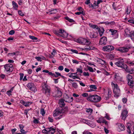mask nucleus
I'll use <instances>...</instances> for the list:
<instances>
[{
  "label": "nucleus",
  "mask_w": 134,
  "mask_h": 134,
  "mask_svg": "<svg viewBox=\"0 0 134 134\" xmlns=\"http://www.w3.org/2000/svg\"><path fill=\"white\" fill-rule=\"evenodd\" d=\"M64 101V99H62L59 100V103L60 107L54 111L53 116L55 117V119L56 120L59 119L63 117L64 116V113L68 110L67 107H65L64 108H62V107H64L65 105Z\"/></svg>",
  "instance_id": "1"
},
{
  "label": "nucleus",
  "mask_w": 134,
  "mask_h": 134,
  "mask_svg": "<svg viewBox=\"0 0 134 134\" xmlns=\"http://www.w3.org/2000/svg\"><path fill=\"white\" fill-rule=\"evenodd\" d=\"M101 99V97L97 95H90L87 98V100L94 103L98 102H99Z\"/></svg>",
  "instance_id": "2"
},
{
  "label": "nucleus",
  "mask_w": 134,
  "mask_h": 134,
  "mask_svg": "<svg viewBox=\"0 0 134 134\" xmlns=\"http://www.w3.org/2000/svg\"><path fill=\"white\" fill-rule=\"evenodd\" d=\"M111 85L114 87L113 92L114 95V96L117 98L120 95V90L117 84H115L113 82L111 83Z\"/></svg>",
  "instance_id": "3"
},
{
  "label": "nucleus",
  "mask_w": 134,
  "mask_h": 134,
  "mask_svg": "<svg viewBox=\"0 0 134 134\" xmlns=\"http://www.w3.org/2000/svg\"><path fill=\"white\" fill-rule=\"evenodd\" d=\"M42 90L43 93L47 95L48 97L51 95L50 87L46 83H44L42 87Z\"/></svg>",
  "instance_id": "4"
},
{
  "label": "nucleus",
  "mask_w": 134,
  "mask_h": 134,
  "mask_svg": "<svg viewBox=\"0 0 134 134\" xmlns=\"http://www.w3.org/2000/svg\"><path fill=\"white\" fill-rule=\"evenodd\" d=\"M115 65H116L119 67H120L122 69H126L127 67V65L124 63V60L123 59H121L118 62L114 63Z\"/></svg>",
  "instance_id": "5"
},
{
  "label": "nucleus",
  "mask_w": 134,
  "mask_h": 134,
  "mask_svg": "<svg viewBox=\"0 0 134 134\" xmlns=\"http://www.w3.org/2000/svg\"><path fill=\"white\" fill-rule=\"evenodd\" d=\"M128 80V84L130 88H132L134 86V81L132 76L130 74H128L127 76Z\"/></svg>",
  "instance_id": "6"
},
{
  "label": "nucleus",
  "mask_w": 134,
  "mask_h": 134,
  "mask_svg": "<svg viewBox=\"0 0 134 134\" xmlns=\"http://www.w3.org/2000/svg\"><path fill=\"white\" fill-rule=\"evenodd\" d=\"M77 42L82 44H89L90 42L87 39L80 37L77 40Z\"/></svg>",
  "instance_id": "7"
},
{
  "label": "nucleus",
  "mask_w": 134,
  "mask_h": 134,
  "mask_svg": "<svg viewBox=\"0 0 134 134\" xmlns=\"http://www.w3.org/2000/svg\"><path fill=\"white\" fill-rule=\"evenodd\" d=\"M55 33L57 35H60L62 37L64 38H66L68 35V33L64 30H63L61 29H60L59 31H56Z\"/></svg>",
  "instance_id": "8"
},
{
  "label": "nucleus",
  "mask_w": 134,
  "mask_h": 134,
  "mask_svg": "<svg viewBox=\"0 0 134 134\" xmlns=\"http://www.w3.org/2000/svg\"><path fill=\"white\" fill-rule=\"evenodd\" d=\"M63 99L65 102L69 103L72 102L73 100V98L72 97H70L66 94H65L64 95Z\"/></svg>",
  "instance_id": "9"
},
{
  "label": "nucleus",
  "mask_w": 134,
  "mask_h": 134,
  "mask_svg": "<svg viewBox=\"0 0 134 134\" xmlns=\"http://www.w3.org/2000/svg\"><path fill=\"white\" fill-rule=\"evenodd\" d=\"M62 95V93L60 89L58 88L55 91L52 93V95L54 97H60Z\"/></svg>",
  "instance_id": "10"
},
{
  "label": "nucleus",
  "mask_w": 134,
  "mask_h": 134,
  "mask_svg": "<svg viewBox=\"0 0 134 134\" xmlns=\"http://www.w3.org/2000/svg\"><path fill=\"white\" fill-rule=\"evenodd\" d=\"M114 48V47L112 46L109 45L103 47L102 50L104 51L109 52L113 50Z\"/></svg>",
  "instance_id": "11"
},
{
  "label": "nucleus",
  "mask_w": 134,
  "mask_h": 134,
  "mask_svg": "<svg viewBox=\"0 0 134 134\" xmlns=\"http://www.w3.org/2000/svg\"><path fill=\"white\" fill-rule=\"evenodd\" d=\"M109 31L111 33V35H113V37L114 38H116L118 37V33L117 30L111 29H109Z\"/></svg>",
  "instance_id": "12"
},
{
  "label": "nucleus",
  "mask_w": 134,
  "mask_h": 134,
  "mask_svg": "<svg viewBox=\"0 0 134 134\" xmlns=\"http://www.w3.org/2000/svg\"><path fill=\"white\" fill-rule=\"evenodd\" d=\"M129 48L126 47H121L119 48H116L115 50L122 53H126L129 51Z\"/></svg>",
  "instance_id": "13"
},
{
  "label": "nucleus",
  "mask_w": 134,
  "mask_h": 134,
  "mask_svg": "<svg viewBox=\"0 0 134 134\" xmlns=\"http://www.w3.org/2000/svg\"><path fill=\"white\" fill-rule=\"evenodd\" d=\"M107 42L106 37L105 36H103L100 38L99 43L100 45L103 44L105 45L106 44Z\"/></svg>",
  "instance_id": "14"
},
{
  "label": "nucleus",
  "mask_w": 134,
  "mask_h": 134,
  "mask_svg": "<svg viewBox=\"0 0 134 134\" xmlns=\"http://www.w3.org/2000/svg\"><path fill=\"white\" fill-rule=\"evenodd\" d=\"M27 87L31 90L35 91H36L35 86L34 85L33 83H29L27 85Z\"/></svg>",
  "instance_id": "15"
},
{
  "label": "nucleus",
  "mask_w": 134,
  "mask_h": 134,
  "mask_svg": "<svg viewBox=\"0 0 134 134\" xmlns=\"http://www.w3.org/2000/svg\"><path fill=\"white\" fill-rule=\"evenodd\" d=\"M114 80L117 82H120L122 81V78L118 73L116 74L115 75Z\"/></svg>",
  "instance_id": "16"
},
{
  "label": "nucleus",
  "mask_w": 134,
  "mask_h": 134,
  "mask_svg": "<svg viewBox=\"0 0 134 134\" xmlns=\"http://www.w3.org/2000/svg\"><path fill=\"white\" fill-rule=\"evenodd\" d=\"M128 111L126 110H124L121 113V118L123 120H125L127 116Z\"/></svg>",
  "instance_id": "17"
},
{
  "label": "nucleus",
  "mask_w": 134,
  "mask_h": 134,
  "mask_svg": "<svg viewBox=\"0 0 134 134\" xmlns=\"http://www.w3.org/2000/svg\"><path fill=\"white\" fill-rule=\"evenodd\" d=\"M48 130L49 131L47 132L48 134H53L55 131V129L51 127L49 128Z\"/></svg>",
  "instance_id": "18"
},
{
  "label": "nucleus",
  "mask_w": 134,
  "mask_h": 134,
  "mask_svg": "<svg viewBox=\"0 0 134 134\" xmlns=\"http://www.w3.org/2000/svg\"><path fill=\"white\" fill-rule=\"evenodd\" d=\"M111 92L110 90H108V94L107 96L105 95V96L104 97V99L106 100H108L110 97H111Z\"/></svg>",
  "instance_id": "19"
},
{
  "label": "nucleus",
  "mask_w": 134,
  "mask_h": 134,
  "mask_svg": "<svg viewBox=\"0 0 134 134\" xmlns=\"http://www.w3.org/2000/svg\"><path fill=\"white\" fill-rule=\"evenodd\" d=\"M119 130H118L119 131H124L125 130V127L124 124H120V125H119Z\"/></svg>",
  "instance_id": "20"
},
{
  "label": "nucleus",
  "mask_w": 134,
  "mask_h": 134,
  "mask_svg": "<svg viewBox=\"0 0 134 134\" xmlns=\"http://www.w3.org/2000/svg\"><path fill=\"white\" fill-rule=\"evenodd\" d=\"M129 35L131 39L134 42V31L130 32Z\"/></svg>",
  "instance_id": "21"
},
{
  "label": "nucleus",
  "mask_w": 134,
  "mask_h": 134,
  "mask_svg": "<svg viewBox=\"0 0 134 134\" xmlns=\"http://www.w3.org/2000/svg\"><path fill=\"white\" fill-rule=\"evenodd\" d=\"M4 68L5 70L7 72H12L13 70H11L10 69H11L8 66V65L6 64L4 66Z\"/></svg>",
  "instance_id": "22"
},
{
  "label": "nucleus",
  "mask_w": 134,
  "mask_h": 134,
  "mask_svg": "<svg viewBox=\"0 0 134 134\" xmlns=\"http://www.w3.org/2000/svg\"><path fill=\"white\" fill-rule=\"evenodd\" d=\"M88 25L90 27L93 29H99V27L97 25H93L91 23H89Z\"/></svg>",
  "instance_id": "23"
},
{
  "label": "nucleus",
  "mask_w": 134,
  "mask_h": 134,
  "mask_svg": "<svg viewBox=\"0 0 134 134\" xmlns=\"http://www.w3.org/2000/svg\"><path fill=\"white\" fill-rule=\"evenodd\" d=\"M98 29V31L99 33V35L100 36H101L104 32V29L102 28H99Z\"/></svg>",
  "instance_id": "24"
},
{
  "label": "nucleus",
  "mask_w": 134,
  "mask_h": 134,
  "mask_svg": "<svg viewBox=\"0 0 134 134\" xmlns=\"http://www.w3.org/2000/svg\"><path fill=\"white\" fill-rule=\"evenodd\" d=\"M12 5L13 8L15 10H17L18 8V5L14 1L12 2Z\"/></svg>",
  "instance_id": "25"
},
{
  "label": "nucleus",
  "mask_w": 134,
  "mask_h": 134,
  "mask_svg": "<svg viewBox=\"0 0 134 134\" xmlns=\"http://www.w3.org/2000/svg\"><path fill=\"white\" fill-rule=\"evenodd\" d=\"M97 61L99 63L102 65H104L105 64V62L104 60L100 58H98V59Z\"/></svg>",
  "instance_id": "26"
},
{
  "label": "nucleus",
  "mask_w": 134,
  "mask_h": 134,
  "mask_svg": "<svg viewBox=\"0 0 134 134\" xmlns=\"http://www.w3.org/2000/svg\"><path fill=\"white\" fill-rule=\"evenodd\" d=\"M127 131L130 134L131 133V130L130 129V127H131V125L130 124H128L127 125Z\"/></svg>",
  "instance_id": "27"
},
{
  "label": "nucleus",
  "mask_w": 134,
  "mask_h": 134,
  "mask_svg": "<svg viewBox=\"0 0 134 134\" xmlns=\"http://www.w3.org/2000/svg\"><path fill=\"white\" fill-rule=\"evenodd\" d=\"M51 12L50 13V14L56 13L57 12V9H52L50 11Z\"/></svg>",
  "instance_id": "28"
},
{
  "label": "nucleus",
  "mask_w": 134,
  "mask_h": 134,
  "mask_svg": "<svg viewBox=\"0 0 134 134\" xmlns=\"http://www.w3.org/2000/svg\"><path fill=\"white\" fill-rule=\"evenodd\" d=\"M90 37L92 38H94L96 37L97 36L95 35V34L92 32H90L89 34Z\"/></svg>",
  "instance_id": "29"
},
{
  "label": "nucleus",
  "mask_w": 134,
  "mask_h": 134,
  "mask_svg": "<svg viewBox=\"0 0 134 134\" xmlns=\"http://www.w3.org/2000/svg\"><path fill=\"white\" fill-rule=\"evenodd\" d=\"M69 77H70L74 79H80L79 77V76H74L71 74L69 75Z\"/></svg>",
  "instance_id": "30"
},
{
  "label": "nucleus",
  "mask_w": 134,
  "mask_h": 134,
  "mask_svg": "<svg viewBox=\"0 0 134 134\" xmlns=\"http://www.w3.org/2000/svg\"><path fill=\"white\" fill-rule=\"evenodd\" d=\"M65 19L71 23H73L74 22V21L72 19H70L68 17H65Z\"/></svg>",
  "instance_id": "31"
},
{
  "label": "nucleus",
  "mask_w": 134,
  "mask_h": 134,
  "mask_svg": "<svg viewBox=\"0 0 134 134\" xmlns=\"http://www.w3.org/2000/svg\"><path fill=\"white\" fill-rule=\"evenodd\" d=\"M76 15H79L81 14H82L83 15H84L85 14V13L83 12V11L82 10V11L80 12H77L75 13Z\"/></svg>",
  "instance_id": "32"
},
{
  "label": "nucleus",
  "mask_w": 134,
  "mask_h": 134,
  "mask_svg": "<svg viewBox=\"0 0 134 134\" xmlns=\"http://www.w3.org/2000/svg\"><path fill=\"white\" fill-rule=\"evenodd\" d=\"M55 74H54V76L55 77H57L59 76H61V75L60 73L59 72H55Z\"/></svg>",
  "instance_id": "33"
},
{
  "label": "nucleus",
  "mask_w": 134,
  "mask_h": 134,
  "mask_svg": "<svg viewBox=\"0 0 134 134\" xmlns=\"http://www.w3.org/2000/svg\"><path fill=\"white\" fill-rule=\"evenodd\" d=\"M93 110L92 109L88 108L86 110V112L88 113L89 114H91V113L92 112Z\"/></svg>",
  "instance_id": "34"
},
{
  "label": "nucleus",
  "mask_w": 134,
  "mask_h": 134,
  "mask_svg": "<svg viewBox=\"0 0 134 134\" xmlns=\"http://www.w3.org/2000/svg\"><path fill=\"white\" fill-rule=\"evenodd\" d=\"M89 87L90 88L96 90L97 89L96 86L95 85H91Z\"/></svg>",
  "instance_id": "35"
},
{
  "label": "nucleus",
  "mask_w": 134,
  "mask_h": 134,
  "mask_svg": "<svg viewBox=\"0 0 134 134\" xmlns=\"http://www.w3.org/2000/svg\"><path fill=\"white\" fill-rule=\"evenodd\" d=\"M131 11V8L130 7H127L126 9L127 14V15L129 14Z\"/></svg>",
  "instance_id": "36"
},
{
  "label": "nucleus",
  "mask_w": 134,
  "mask_h": 134,
  "mask_svg": "<svg viewBox=\"0 0 134 134\" xmlns=\"http://www.w3.org/2000/svg\"><path fill=\"white\" fill-rule=\"evenodd\" d=\"M49 128H47L42 130V132L43 133H47V132L49 131Z\"/></svg>",
  "instance_id": "37"
},
{
  "label": "nucleus",
  "mask_w": 134,
  "mask_h": 134,
  "mask_svg": "<svg viewBox=\"0 0 134 134\" xmlns=\"http://www.w3.org/2000/svg\"><path fill=\"white\" fill-rule=\"evenodd\" d=\"M40 113L43 116H44L45 113L44 110V109L42 108L41 109Z\"/></svg>",
  "instance_id": "38"
},
{
  "label": "nucleus",
  "mask_w": 134,
  "mask_h": 134,
  "mask_svg": "<svg viewBox=\"0 0 134 134\" xmlns=\"http://www.w3.org/2000/svg\"><path fill=\"white\" fill-rule=\"evenodd\" d=\"M89 126H91L92 127H94L96 126V125L95 124L93 123L92 121H91V123H90V124L89 125Z\"/></svg>",
  "instance_id": "39"
},
{
  "label": "nucleus",
  "mask_w": 134,
  "mask_h": 134,
  "mask_svg": "<svg viewBox=\"0 0 134 134\" xmlns=\"http://www.w3.org/2000/svg\"><path fill=\"white\" fill-rule=\"evenodd\" d=\"M7 65L11 69H10L11 70H13V65L11 64H7Z\"/></svg>",
  "instance_id": "40"
},
{
  "label": "nucleus",
  "mask_w": 134,
  "mask_h": 134,
  "mask_svg": "<svg viewBox=\"0 0 134 134\" xmlns=\"http://www.w3.org/2000/svg\"><path fill=\"white\" fill-rule=\"evenodd\" d=\"M82 70V68L81 67H80L79 68H77V72H79L81 73L83 72Z\"/></svg>",
  "instance_id": "41"
},
{
  "label": "nucleus",
  "mask_w": 134,
  "mask_h": 134,
  "mask_svg": "<svg viewBox=\"0 0 134 134\" xmlns=\"http://www.w3.org/2000/svg\"><path fill=\"white\" fill-rule=\"evenodd\" d=\"M70 51L72 52V53H75L76 54H78L77 51L73 49H70Z\"/></svg>",
  "instance_id": "42"
},
{
  "label": "nucleus",
  "mask_w": 134,
  "mask_h": 134,
  "mask_svg": "<svg viewBox=\"0 0 134 134\" xmlns=\"http://www.w3.org/2000/svg\"><path fill=\"white\" fill-rule=\"evenodd\" d=\"M29 37L30 38L32 39V40H37V38L33 36L30 35L29 36Z\"/></svg>",
  "instance_id": "43"
},
{
  "label": "nucleus",
  "mask_w": 134,
  "mask_h": 134,
  "mask_svg": "<svg viewBox=\"0 0 134 134\" xmlns=\"http://www.w3.org/2000/svg\"><path fill=\"white\" fill-rule=\"evenodd\" d=\"M35 58L38 61L41 62L42 58L40 57H36Z\"/></svg>",
  "instance_id": "44"
},
{
  "label": "nucleus",
  "mask_w": 134,
  "mask_h": 134,
  "mask_svg": "<svg viewBox=\"0 0 134 134\" xmlns=\"http://www.w3.org/2000/svg\"><path fill=\"white\" fill-rule=\"evenodd\" d=\"M72 86L73 87L75 88H76L77 87L78 85L76 83H72Z\"/></svg>",
  "instance_id": "45"
},
{
  "label": "nucleus",
  "mask_w": 134,
  "mask_h": 134,
  "mask_svg": "<svg viewBox=\"0 0 134 134\" xmlns=\"http://www.w3.org/2000/svg\"><path fill=\"white\" fill-rule=\"evenodd\" d=\"M19 75H20V80H21L23 79V76H24V74L23 73H20L19 74Z\"/></svg>",
  "instance_id": "46"
},
{
  "label": "nucleus",
  "mask_w": 134,
  "mask_h": 134,
  "mask_svg": "<svg viewBox=\"0 0 134 134\" xmlns=\"http://www.w3.org/2000/svg\"><path fill=\"white\" fill-rule=\"evenodd\" d=\"M85 51H87L88 50H90V47L89 46H87L85 47Z\"/></svg>",
  "instance_id": "47"
},
{
  "label": "nucleus",
  "mask_w": 134,
  "mask_h": 134,
  "mask_svg": "<svg viewBox=\"0 0 134 134\" xmlns=\"http://www.w3.org/2000/svg\"><path fill=\"white\" fill-rule=\"evenodd\" d=\"M20 131L22 134H26L27 133L26 131H25V130L23 129L20 130Z\"/></svg>",
  "instance_id": "48"
},
{
  "label": "nucleus",
  "mask_w": 134,
  "mask_h": 134,
  "mask_svg": "<svg viewBox=\"0 0 134 134\" xmlns=\"http://www.w3.org/2000/svg\"><path fill=\"white\" fill-rule=\"evenodd\" d=\"M15 33V31L13 30H12L10 31L9 32V34L10 35H12Z\"/></svg>",
  "instance_id": "49"
},
{
  "label": "nucleus",
  "mask_w": 134,
  "mask_h": 134,
  "mask_svg": "<svg viewBox=\"0 0 134 134\" xmlns=\"http://www.w3.org/2000/svg\"><path fill=\"white\" fill-rule=\"evenodd\" d=\"M88 69L89 71L91 72H93L94 70L93 68L90 66H88Z\"/></svg>",
  "instance_id": "50"
},
{
  "label": "nucleus",
  "mask_w": 134,
  "mask_h": 134,
  "mask_svg": "<svg viewBox=\"0 0 134 134\" xmlns=\"http://www.w3.org/2000/svg\"><path fill=\"white\" fill-rule=\"evenodd\" d=\"M18 12L19 15L20 16H23L24 15V14L23 13L22 11L20 10H19Z\"/></svg>",
  "instance_id": "51"
},
{
  "label": "nucleus",
  "mask_w": 134,
  "mask_h": 134,
  "mask_svg": "<svg viewBox=\"0 0 134 134\" xmlns=\"http://www.w3.org/2000/svg\"><path fill=\"white\" fill-rule=\"evenodd\" d=\"M109 25H113L115 24V23L114 21L109 22Z\"/></svg>",
  "instance_id": "52"
},
{
  "label": "nucleus",
  "mask_w": 134,
  "mask_h": 134,
  "mask_svg": "<svg viewBox=\"0 0 134 134\" xmlns=\"http://www.w3.org/2000/svg\"><path fill=\"white\" fill-rule=\"evenodd\" d=\"M128 22L130 23L134 24V19H131L129 20H128Z\"/></svg>",
  "instance_id": "53"
},
{
  "label": "nucleus",
  "mask_w": 134,
  "mask_h": 134,
  "mask_svg": "<svg viewBox=\"0 0 134 134\" xmlns=\"http://www.w3.org/2000/svg\"><path fill=\"white\" fill-rule=\"evenodd\" d=\"M82 96L83 97H88V94L87 93H84L82 94Z\"/></svg>",
  "instance_id": "54"
},
{
  "label": "nucleus",
  "mask_w": 134,
  "mask_h": 134,
  "mask_svg": "<svg viewBox=\"0 0 134 134\" xmlns=\"http://www.w3.org/2000/svg\"><path fill=\"white\" fill-rule=\"evenodd\" d=\"M31 103L30 102H26L25 105H24V106L25 107H28L29 105H30L31 104Z\"/></svg>",
  "instance_id": "55"
},
{
  "label": "nucleus",
  "mask_w": 134,
  "mask_h": 134,
  "mask_svg": "<svg viewBox=\"0 0 134 134\" xmlns=\"http://www.w3.org/2000/svg\"><path fill=\"white\" fill-rule=\"evenodd\" d=\"M33 122L35 124H38L39 122L38 120L35 119L34 120Z\"/></svg>",
  "instance_id": "56"
},
{
  "label": "nucleus",
  "mask_w": 134,
  "mask_h": 134,
  "mask_svg": "<svg viewBox=\"0 0 134 134\" xmlns=\"http://www.w3.org/2000/svg\"><path fill=\"white\" fill-rule=\"evenodd\" d=\"M83 75L85 76H89L90 75L89 74L88 72H84L83 73Z\"/></svg>",
  "instance_id": "57"
},
{
  "label": "nucleus",
  "mask_w": 134,
  "mask_h": 134,
  "mask_svg": "<svg viewBox=\"0 0 134 134\" xmlns=\"http://www.w3.org/2000/svg\"><path fill=\"white\" fill-rule=\"evenodd\" d=\"M122 100L124 103H125L127 102V99L126 98H124L122 99Z\"/></svg>",
  "instance_id": "58"
},
{
  "label": "nucleus",
  "mask_w": 134,
  "mask_h": 134,
  "mask_svg": "<svg viewBox=\"0 0 134 134\" xmlns=\"http://www.w3.org/2000/svg\"><path fill=\"white\" fill-rule=\"evenodd\" d=\"M19 126L20 130L23 129L24 127V126L23 124H19Z\"/></svg>",
  "instance_id": "59"
},
{
  "label": "nucleus",
  "mask_w": 134,
  "mask_h": 134,
  "mask_svg": "<svg viewBox=\"0 0 134 134\" xmlns=\"http://www.w3.org/2000/svg\"><path fill=\"white\" fill-rule=\"evenodd\" d=\"M72 61L74 63L76 64H78L79 63L78 61L72 59Z\"/></svg>",
  "instance_id": "60"
},
{
  "label": "nucleus",
  "mask_w": 134,
  "mask_h": 134,
  "mask_svg": "<svg viewBox=\"0 0 134 134\" xmlns=\"http://www.w3.org/2000/svg\"><path fill=\"white\" fill-rule=\"evenodd\" d=\"M64 69L63 67L62 66H60L58 67V69L59 70L62 71Z\"/></svg>",
  "instance_id": "61"
},
{
  "label": "nucleus",
  "mask_w": 134,
  "mask_h": 134,
  "mask_svg": "<svg viewBox=\"0 0 134 134\" xmlns=\"http://www.w3.org/2000/svg\"><path fill=\"white\" fill-rule=\"evenodd\" d=\"M128 63L131 65H134V61H133L132 62L129 61L128 62Z\"/></svg>",
  "instance_id": "62"
},
{
  "label": "nucleus",
  "mask_w": 134,
  "mask_h": 134,
  "mask_svg": "<svg viewBox=\"0 0 134 134\" xmlns=\"http://www.w3.org/2000/svg\"><path fill=\"white\" fill-rule=\"evenodd\" d=\"M48 119L50 122H53V119L52 118L48 117Z\"/></svg>",
  "instance_id": "63"
},
{
  "label": "nucleus",
  "mask_w": 134,
  "mask_h": 134,
  "mask_svg": "<svg viewBox=\"0 0 134 134\" xmlns=\"http://www.w3.org/2000/svg\"><path fill=\"white\" fill-rule=\"evenodd\" d=\"M11 131L12 132V133L13 134H14V133L16 131V129L15 128H14L11 129Z\"/></svg>",
  "instance_id": "64"
}]
</instances>
